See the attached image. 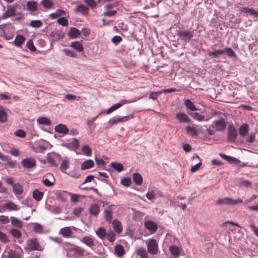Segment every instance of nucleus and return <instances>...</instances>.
<instances>
[{"label": "nucleus", "instance_id": "nucleus-1", "mask_svg": "<svg viewBox=\"0 0 258 258\" xmlns=\"http://www.w3.org/2000/svg\"><path fill=\"white\" fill-rule=\"evenodd\" d=\"M147 250L152 255L157 254L158 252V244L156 239H149L146 241Z\"/></svg>", "mask_w": 258, "mask_h": 258}, {"label": "nucleus", "instance_id": "nucleus-2", "mask_svg": "<svg viewBox=\"0 0 258 258\" xmlns=\"http://www.w3.org/2000/svg\"><path fill=\"white\" fill-rule=\"evenodd\" d=\"M175 34L179 39L185 43L188 42L194 36L193 32L188 30H176Z\"/></svg>", "mask_w": 258, "mask_h": 258}, {"label": "nucleus", "instance_id": "nucleus-3", "mask_svg": "<svg viewBox=\"0 0 258 258\" xmlns=\"http://www.w3.org/2000/svg\"><path fill=\"white\" fill-rule=\"evenodd\" d=\"M21 164L25 169H31L36 166V161L32 157L26 158L21 161Z\"/></svg>", "mask_w": 258, "mask_h": 258}, {"label": "nucleus", "instance_id": "nucleus-4", "mask_svg": "<svg viewBox=\"0 0 258 258\" xmlns=\"http://www.w3.org/2000/svg\"><path fill=\"white\" fill-rule=\"evenodd\" d=\"M39 246V244L36 239H31L27 241L26 249L29 251L40 250Z\"/></svg>", "mask_w": 258, "mask_h": 258}, {"label": "nucleus", "instance_id": "nucleus-5", "mask_svg": "<svg viewBox=\"0 0 258 258\" xmlns=\"http://www.w3.org/2000/svg\"><path fill=\"white\" fill-rule=\"evenodd\" d=\"M145 227L151 233H155L158 229L157 224L151 220H147L144 222Z\"/></svg>", "mask_w": 258, "mask_h": 258}, {"label": "nucleus", "instance_id": "nucleus-6", "mask_svg": "<svg viewBox=\"0 0 258 258\" xmlns=\"http://www.w3.org/2000/svg\"><path fill=\"white\" fill-rule=\"evenodd\" d=\"M114 206V205H109L107 208L104 210L103 213L105 220L107 222H110L112 219V210L111 208V207Z\"/></svg>", "mask_w": 258, "mask_h": 258}, {"label": "nucleus", "instance_id": "nucleus-7", "mask_svg": "<svg viewBox=\"0 0 258 258\" xmlns=\"http://www.w3.org/2000/svg\"><path fill=\"white\" fill-rule=\"evenodd\" d=\"M16 9L14 6H8L7 10L2 16V19L4 20L15 16L16 15Z\"/></svg>", "mask_w": 258, "mask_h": 258}, {"label": "nucleus", "instance_id": "nucleus-8", "mask_svg": "<svg viewBox=\"0 0 258 258\" xmlns=\"http://www.w3.org/2000/svg\"><path fill=\"white\" fill-rule=\"evenodd\" d=\"M54 131L55 132L63 135H67L69 133V130L67 126L62 123H60L56 125L54 127Z\"/></svg>", "mask_w": 258, "mask_h": 258}, {"label": "nucleus", "instance_id": "nucleus-9", "mask_svg": "<svg viewBox=\"0 0 258 258\" xmlns=\"http://www.w3.org/2000/svg\"><path fill=\"white\" fill-rule=\"evenodd\" d=\"M176 117L180 123H189L190 118L185 113L178 112L176 114Z\"/></svg>", "mask_w": 258, "mask_h": 258}, {"label": "nucleus", "instance_id": "nucleus-10", "mask_svg": "<svg viewBox=\"0 0 258 258\" xmlns=\"http://www.w3.org/2000/svg\"><path fill=\"white\" fill-rule=\"evenodd\" d=\"M228 138L229 140L234 141L237 137V131L235 128L232 125H230L228 128Z\"/></svg>", "mask_w": 258, "mask_h": 258}, {"label": "nucleus", "instance_id": "nucleus-11", "mask_svg": "<svg viewBox=\"0 0 258 258\" xmlns=\"http://www.w3.org/2000/svg\"><path fill=\"white\" fill-rule=\"evenodd\" d=\"M127 118V116H114L108 120V123L110 126H112L115 124H117L120 122L126 120Z\"/></svg>", "mask_w": 258, "mask_h": 258}, {"label": "nucleus", "instance_id": "nucleus-12", "mask_svg": "<svg viewBox=\"0 0 258 258\" xmlns=\"http://www.w3.org/2000/svg\"><path fill=\"white\" fill-rule=\"evenodd\" d=\"M70 252L75 256H81L84 255V250L78 246L71 248Z\"/></svg>", "mask_w": 258, "mask_h": 258}, {"label": "nucleus", "instance_id": "nucleus-13", "mask_svg": "<svg viewBox=\"0 0 258 258\" xmlns=\"http://www.w3.org/2000/svg\"><path fill=\"white\" fill-rule=\"evenodd\" d=\"M46 176L47 178L43 179L42 182L45 186L50 187L53 185L54 182L53 176L51 173H48Z\"/></svg>", "mask_w": 258, "mask_h": 258}, {"label": "nucleus", "instance_id": "nucleus-14", "mask_svg": "<svg viewBox=\"0 0 258 258\" xmlns=\"http://www.w3.org/2000/svg\"><path fill=\"white\" fill-rule=\"evenodd\" d=\"M127 102V101L125 100H121L119 103L113 105L109 108H108L106 111V113H111L112 112L121 107L123 104L126 103Z\"/></svg>", "mask_w": 258, "mask_h": 258}, {"label": "nucleus", "instance_id": "nucleus-15", "mask_svg": "<svg viewBox=\"0 0 258 258\" xmlns=\"http://www.w3.org/2000/svg\"><path fill=\"white\" fill-rule=\"evenodd\" d=\"M80 240L82 243L90 248H92L95 245L94 240L91 237L85 236L82 237Z\"/></svg>", "mask_w": 258, "mask_h": 258}, {"label": "nucleus", "instance_id": "nucleus-16", "mask_svg": "<svg viewBox=\"0 0 258 258\" xmlns=\"http://www.w3.org/2000/svg\"><path fill=\"white\" fill-rule=\"evenodd\" d=\"M75 11L80 13L84 16H87L89 13V8L83 4H80L77 6Z\"/></svg>", "mask_w": 258, "mask_h": 258}, {"label": "nucleus", "instance_id": "nucleus-17", "mask_svg": "<svg viewBox=\"0 0 258 258\" xmlns=\"http://www.w3.org/2000/svg\"><path fill=\"white\" fill-rule=\"evenodd\" d=\"M81 34V31L75 27L70 28L68 32V36L73 39L77 38Z\"/></svg>", "mask_w": 258, "mask_h": 258}, {"label": "nucleus", "instance_id": "nucleus-18", "mask_svg": "<svg viewBox=\"0 0 258 258\" xmlns=\"http://www.w3.org/2000/svg\"><path fill=\"white\" fill-rule=\"evenodd\" d=\"M69 193L67 191L59 190L56 192V196L58 200L61 202H65L67 199Z\"/></svg>", "mask_w": 258, "mask_h": 258}, {"label": "nucleus", "instance_id": "nucleus-19", "mask_svg": "<svg viewBox=\"0 0 258 258\" xmlns=\"http://www.w3.org/2000/svg\"><path fill=\"white\" fill-rule=\"evenodd\" d=\"M89 212L91 215L96 216L100 212V207L96 204H93L90 206Z\"/></svg>", "mask_w": 258, "mask_h": 258}, {"label": "nucleus", "instance_id": "nucleus-20", "mask_svg": "<svg viewBox=\"0 0 258 258\" xmlns=\"http://www.w3.org/2000/svg\"><path fill=\"white\" fill-rule=\"evenodd\" d=\"M59 234L65 238H69L72 236V232L70 227H66L59 230Z\"/></svg>", "mask_w": 258, "mask_h": 258}, {"label": "nucleus", "instance_id": "nucleus-21", "mask_svg": "<svg viewBox=\"0 0 258 258\" xmlns=\"http://www.w3.org/2000/svg\"><path fill=\"white\" fill-rule=\"evenodd\" d=\"M112 227L114 230L118 234L120 233L122 231L121 223L118 220H114L112 221Z\"/></svg>", "mask_w": 258, "mask_h": 258}, {"label": "nucleus", "instance_id": "nucleus-22", "mask_svg": "<svg viewBox=\"0 0 258 258\" xmlns=\"http://www.w3.org/2000/svg\"><path fill=\"white\" fill-rule=\"evenodd\" d=\"M94 165L93 160L88 159L83 162L81 164V169L84 170L92 168Z\"/></svg>", "mask_w": 258, "mask_h": 258}, {"label": "nucleus", "instance_id": "nucleus-23", "mask_svg": "<svg viewBox=\"0 0 258 258\" xmlns=\"http://www.w3.org/2000/svg\"><path fill=\"white\" fill-rule=\"evenodd\" d=\"M249 131V125L247 124H242L239 127V134L242 137L247 135Z\"/></svg>", "mask_w": 258, "mask_h": 258}, {"label": "nucleus", "instance_id": "nucleus-24", "mask_svg": "<svg viewBox=\"0 0 258 258\" xmlns=\"http://www.w3.org/2000/svg\"><path fill=\"white\" fill-rule=\"evenodd\" d=\"M133 179L135 183L138 185H140L143 183V178L142 175L138 173H134L133 175Z\"/></svg>", "mask_w": 258, "mask_h": 258}, {"label": "nucleus", "instance_id": "nucleus-25", "mask_svg": "<svg viewBox=\"0 0 258 258\" xmlns=\"http://www.w3.org/2000/svg\"><path fill=\"white\" fill-rule=\"evenodd\" d=\"M226 125V122L224 119H220L215 121V127L217 130L221 131L223 130Z\"/></svg>", "mask_w": 258, "mask_h": 258}, {"label": "nucleus", "instance_id": "nucleus-26", "mask_svg": "<svg viewBox=\"0 0 258 258\" xmlns=\"http://www.w3.org/2000/svg\"><path fill=\"white\" fill-rule=\"evenodd\" d=\"M13 191L16 195H21L23 191V187L19 183H15L13 186Z\"/></svg>", "mask_w": 258, "mask_h": 258}, {"label": "nucleus", "instance_id": "nucleus-27", "mask_svg": "<svg viewBox=\"0 0 258 258\" xmlns=\"http://www.w3.org/2000/svg\"><path fill=\"white\" fill-rule=\"evenodd\" d=\"M27 9L32 12H35L37 10V3L35 1H28L27 3Z\"/></svg>", "mask_w": 258, "mask_h": 258}, {"label": "nucleus", "instance_id": "nucleus-28", "mask_svg": "<svg viewBox=\"0 0 258 258\" xmlns=\"http://www.w3.org/2000/svg\"><path fill=\"white\" fill-rule=\"evenodd\" d=\"M115 254L118 256H121L125 253V250L123 247L120 245H116L114 247Z\"/></svg>", "mask_w": 258, "mask_h": 258}, {"label": "nucleus", "instance_id": "nucleus-29", "mask_svg": "<svg viewBox=\"0 0 258 258\" xmlns=\"http://www.w3.org/2000/svg\"><path fill=\"white\" fill-rule=\"evenodd\" d=\"M71 46L78 52H82L83 51V47L82 43L78 41H73L71 43Z\"/></svg>", "mask_w": 258, "mask_h": 258}, {"label": "nucleus", "instance_id": "nucleus-30", "mask_svg": "<svg viewBox=\"0 0 258 258\" xmlns=\"http://www.w3.org/2000/svg\"><path fill=\"white\" fill-rule=\"evenodd\" d=\"M36 121L38 123L44 125H49L51 124V120L46 117H39Z\"/></svg>", "mask_w": 258, "mask_h": 258}, {"label": "nucleus", "instance_id": "nucleus-31", "mask_svg": "<svg viewBox=\"0 0 258 258\" xmlns=\"http://www.w3.org/2000/svg\"><path fill=\"white\" fill-rule=\"evenodd\" d=\"M3 207L9 210L18 211L19 210V208L18 207L17 205L12 202H9L6 203L3 206Z\"/></svg>", "mask_w": 258, "mask_h": 258}, {"label": "nucleus", "instance_id": "nucleus-32", "mask_svg": "<svg viewBox=\"0 0 258 258\" xmlns=\"http://www.w3.org/2000/svg\"><path fill=\"white\" fill-rule=\"evenodd\" d=\"M184 105L188 109L191 111L197 110V107L195 106L194 103L190 99H186L184 101Z\"/></svg>", "mask_w": 258, "mask_h": 258}, {"label": "nucleus", "instance_id": "nucleus-33", "mask_svg": "<svg viewBox=\"0 0 258 258\" xmlns=\"http://www.w3.org/2000/svg\"><path fill=\"white\" fill-rule=\"evenodd\" d=\"M25 40V38L23 35H18L14 40L15 45L17 46H20L24 42Z\"/></svg>", "mask_w": 258, "mask_h": 258}, {"label": "nucleus", "instance_id": "nucleus-34", "mask_svg": "<svg viewBox=\"0 0 258 258\" xmlns=\"http://www.w3.org/2000/svg\"><path fill=\"white\" fill-rule=\"evenodd\" d=\"M43 195V192L40 191L38 189H35L33 192V197L37 201H40L42 200Z\"/></svg>", "mask_w": 258, "mask_h": 258}, {"label": "nucleus", "instance_id": "nucleus-35", "mask_svg": "<svg viewBox=\"0 0 258 258\" xmlns=\"http://www.w3.org/2000/svg\"><path fill=\"white\" fill-rule=\"evenodd\" d=\"M186 131L187 133L191 136L192 137L197 136L198 135L197 131L195 127L190 126H187L186 127Z\"/></svg>", "mask_w": 258, "mask_h": 258}, {"label": "nucleus", "instance_id": "nucleus-36", "mask_svg": "<svg viewBox=\"0 0 258 258\" xmlns=\"http://www.w3.org/2000/svg\"><path fill=\"white\" fill-rule=\"evenodd\" d=\"M110 165L118 172H121L123 170V166L121 163L113 162L111 163Z\"/></svg>", "mask_w": 258, "mask_h": 258}, {"label": "nucleus", "instance_id": "nucleus-37", "mask_svg": "<svg viewBox=\"0 0 258 258\" xmlns=\"http://www.w3.org/2000/svg\"><path fill=\"white\" fill-rule=\"evenodd\" d=\"M69 161L68 160L65 159L62 161L59 169L62 172L66 173V170L69 168Z\"/></svg>", "mask_w": 258, "mask_h": 258}, {"label": "nucleus", "instance_id": "nucleus-38", "mask_svg": "<svg viewBox=\"0 0 258 258\" xmlns=\"http://www.w3.org/2000/svg\"><path fill=\"white\" fill-rule=\"evenodd\" d=\"M41 4L47 9H51L53 6V3L52 0H42Z\"/></svg>", "mask_w": 258, "mask_h": 258}, {"label": "nucleus", "instance_id": "nucleus-39", "mask_svg": "<svg viewBox=\"0 0 258 258\" xmlns=\"http://www.w3.org/2000/svg\"><path fill=\"white\" fill-rule=\"evenodd\" d=\"M10 219L12 225L19 228L22 227V223L19 219L14 217H11Z\"/></svg>", "mask_w": 258, "mask_h": 258}, {"label": "nucleus", "instance_id": "nucleus-40", "mask_svg": "<svg viewBox=\"0 0 258 258\" xmlns=\"http://www.w3.org/2000/svg\"><path fill=\"white\" fill-rule=\"evenodd\" d=\"M243 202L242 200L240 199L233 200L230 198H227V205H235L238 204L242 203Z\"/></svg>", "mask_w": 258, "mask_h": 258}, {"label": "nucleus", "instance_id": "nucleus-41", "mask_svg": "<svg viewBox=\"0 0 258 258\" xmlns=\"http://www.w3.org/2000/svg\"><path fill=\"white\" fill-rule=\"evenodd\" d=\"M96 235L101 239H103L106 236V231L104 228L100 227L96 232Z\"/></svg>", "mask_w": 258, "mask_h": 258}, {"label": "nucleus", "instance_id": "nucleus-42", "mask_svg": "<svg viewBox=\"0 0 258 258\" xmlns=\"http://www.w3.org/2000/svg\"><path fill=\"white\" fill-rule=\"evenodd\" d=\"M34 224V231L39 234L42 233L44 230L43 226L40 224L37 223H35Z\"/></svg>", "mask_w": 258, "mask_h": 258}, {"label": "nucleus", "instance_id": "nucleus-43", "mask_svg": "<svg viewBox=\"0 0 258 258\" xmlns=\"http://www.w3.org/2000/svg\"><path fill=\"white\" fill-rule=\"evenodd\" d=\"M137 253L140 255L141 258H148V253L146 249L143 247L139 248L137 251Z\"/></svg>", "mask_w": 258, "mask_h": 258}, {"label": "nucleus", "instance_id": "nucleus-44", "mask_svg": "<svg viewBox=\"0 0 258 258\" xmlns=\"http://www.w3.org/2000/svg\"><path fill=\"white\" fill-rule=\"evenodd\" d=\"M189 114L194 119L199 121H202L204 120L205 119L204 116L200 114L198 112L189 113Z\"/></svg>", "mask_w": 258, "mask_h": 258}, {"label": "nucleus", "instance_id": "nucleus-45", "mask_svg": "<svg viewBox=\"0 0 258 258\" xmlns=\"http://www.w3.org/2000/svg\"><path fill=\"white\" fill-rule=\"evenodd\" d=\"M10 233L14 237L16 238H19L21 237L22 234L21 232L17 229H11L10 231Z\"/></svg>", "mask_w": 258, "mask_h": 258}, {"label": "nucleus", "instance_id": "nucleus-46", "mask_svg": "<svg viewBox=\"0 0 258 258\" xmlns=\"http://www.w3.org/2000/svg\"><path fill=\"white\" fill-rule=\"evenodd\" d=\"M9 258H20V255L16 251L10 249L8 251Z\"/></svg>", "mask_w": 258, "mask_h": 258}, {"label": "nucleus", "instance_id": "nucleus-47", "mask_svg": "<svg viewBox=\"0 0 258 258\" xmlns=\"http://www.w3.org/2000/svg\"><path fill=\"white\" fill-rule=\"evenodd\" d=\"M227 55L233 58L234 60L238 59L237 55L231 48H227Z\"/></svg>", "mask_w": 258, "mask_h": 258}, {"label": "nucleus", "instance_id": "nucleus-48", "mask_svg": "<svg viewBox=\"0 0 258 258\" xmlns=\"http://www.w3.org/2000/svg\"><path fill=\"white\" fill-rule=\"evenodd\" d=\"M146 196L149 200H152L156 198L157 194L156 190H150L146 194Z\"/></svg>", "mask_w": 258, "mask_h": 258}, {"label": "nucleus", "instance_id": "nucleus-49", "mask_svg": "<svg viewBox=\"0 0 258 258\" xmlns=\"http://www.w3.org/2000/svg\"><path fill=\"white\" fill-rule=\"evenodd\" d=\"M227 162H229V163L234 164L235 165H237L241 162L237 158L227 155Z\"/></svg>", "mask_w": 258, "mask_h": 258}, {"label": "nucleus", "instance_id": "nucleus-50", "mask_svg": "<svg viewBox=\"0 0 258 258\" xmlns=\"http://www.w3.org/2000/svg\"><path fill=\"white\" fill-rule=\"evenodd\" d=\"M117 13L116 10H107L103 13V15L108 17H111Z\"/></svg>", "mask_w": 258, "mask_h": 258}, {"label": "nucleus", "instance_id": "nucleus-51", "mask_svg": "<svg viewBox=\"0 0 258 258\" xmlns=\"http://www.w3.org/2000/svg\"><path fill=\"white\" fill-rule=\"evenodd\" d=\"M42 25V23L40 20H33L30 23V26L34 28H39Z\"/></svg>", "mask_w": 258, "mask_h": 258}, {"label": "nucleus", "instance_id": "nucleus-52", "mask_svg": "<svg viewBox=\"0 0 258 258\" xmlns=\"http://www.w3.org/2000/svg\"><path fill=\"white\" fill-rule=\"evenodd\" d=\"M132 183V180L131 178H124L121 180V183L126 186H130Z\"/></svg>", "mask_w": 258, "mask_h": 258}, {"label": "nucleus", "instance_id": "nucleus-53", "mask_svg": "<svg viewBox=\"0 0 258 258\" xmlns=\"http://www.w3.org/2000/svg\"><path fill=\"white\" fill-rule=\"evenodd\" d=\"M82 151L86 155L88 156H90L91 155V150L88 146H83L82 148Z\"/></svg>", "mask_w": 258, "mask_h": 258}, {"label": "nucleus", "instance_id": "nucleus-54", "mask_svg": "<svg viewBox=\"0 0 258 258\" xmlns=\"http://www.w3.org/2000/svg\"><path fill=\"white\" fill-rule=\"evenodd\" d=\"M170 251L171 253L174 255L177 256L179 254V248L176 246H171L170 247Z\"/></svg>", "mask_w": 258, "mask_h": 258}, {"label": "nucleus", "instance_id": "nucleus-55", "mask_svg": "<svg viewBox=\"0 0 258 258\" xmlns=\"http://www.w3.org/2000/svg\"><path fill=\"white\" fill-rule=\"evenodd\" d=\"M57 23L62 26H67L68 25V21L64 17L58 19Z\"/></svg>", "mask_w": 258, "mask_h": 258}, {"label": "nucleus", "instance_id": "nucleus-56", "mask_svg": "<svg viewBox=\"0 0 258 258\" xmlns=\"http://www.w3.org/2000/svg\"><path fill=\"white\" fill-rule=\"evenodd\" d=\"M63 51L66 55L70 56L73 57H75L77 55L74 51L69 50L68 49H63Z\"/></svg>", "mask_w": 258, "mask_h": 258}, {"label": "nucleus", "instance_id": "nucleus-57", "mask_svg": "<svg viewBox=\"0 0 258 258\" xmlns=\"http://www.w3.org/2000/svg\"><path fill=\"white\" fill-rule=\"evenodd\" d=\"M7 121V115L5 111L3 109H0V121L5 122Z\"/></svg>", "mask_w": 258, "mask_h": 258}, {"label": "nucleus", "instance_id": "nucleus-58", "mask_svg": "<svg viewBox=\"0 0 258 258\" xmlns=\"http://www.w3.org/2000/svg\"><path fill=\"white\" fill-rule=\"evenodd\" d=\"M14 134L16 136L20 138H24L26 135L25 132L22 130H18L16 131L14 133Z\"/></svg>", "mask_w": 258, "mask_h": 258}, {"label": "nucleus", "instance_id": "nucleus-59", "mask_svg": "<svg viewBox=\"0 0 258 258\" xmlns=\"http://www.w3.org/2000/svg\"><path fill=\"white\" fill-rule=\"evenodd\" d=\"M0 240L4 243H6L9 242L8 236L5 233L2 232H0Z\"/></svg>", "mask_w": 258, "mask_h": 258}, {"label": "nucleus", "instance_id": "nucleus-60", "mask_svg": "<svg viewBox=\"0 0 258 258\" xmlns=\"http://www.w3.org/2000/svg\"><path fill=\"white\" fill-rule=\"evenodd\" d=\"M224 52V50H217L209 53V55H212L214 57H217L219 55L223 54Z\"/></svg>", "mask_w": 258, "mask_h": 258}, {"label": "nucleus", "instance_id": "nucleus-61", "mask_svg": "<svg viewBox=\"0 0 258 258\" xmlns=\"http://www.w3.org/2000/svg\"><path fill=\"white\" fill-rule=\"evenodd\" d=\"M27 46L31 51H35L36 50V48L31 39H30L27 41Z\"/></svg>", "mask_w": 258, "mask_h": 258}, {"label": "nucleus", "instance_id": "nucleus-62", "mask_svg": "<svg viewBox=\"0 0 258 258\" xmlns=\"http://www.w3.org/2000/svg\"><path fill=\"white\" fill-rule=\"evenodd\" d=\"M71 146L73 148H74L75 149H77L79 148V142L77 139L73 138L72 142L67 146L68 147L69 146Z\"/></svg>", "mask_w": 258, "mask_h": 258}, {"label": "nucleus", "instance_id": "nucleus-63", "mask_svg": "<svg viewBox=\"0 0 258 258\" xmlns=\"http://www.w3.org/2000/svg\"><path fill=\"white\" fill-rule=\"evenodd\" d=\"M46 158H47V162H48V163L49 164H50L52 166H55V167L57 166V165L55 164L54 159H53L52 157H51L50 155H49V154H47Z\"/></svg>", "mask_w": 258, "mask_h": 258}, {"label": "nucleus", "instance_id": "nucleus-64", "mask_svg": "<svg viewBox=\"0 0 258 258\" xmlns=\"http://www.w3.org/2000/svg\"><path fill=\"white\" fill-rule=\"evenodd\" d=\"M202 165V162L200 161L199 163H197L196 165L192 166L190 169V171L191 172H195L198 171L200 167Z\"/></svg>", "mask_w": 258, "mask_h": 258}]
</instances>
